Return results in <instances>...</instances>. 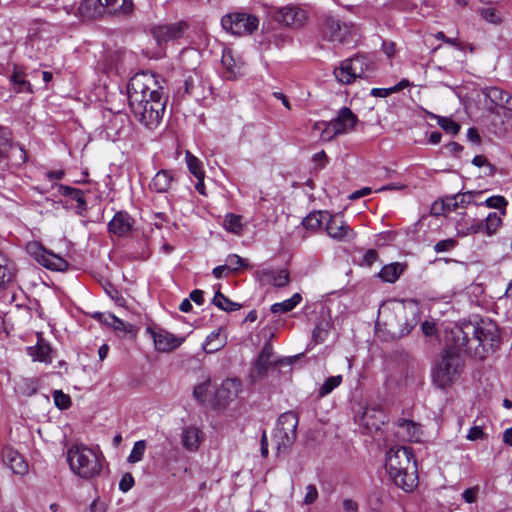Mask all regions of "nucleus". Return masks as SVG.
<instances>
[{
  "instance_id": "9d476101",
  "label": "nucleus",
  "mask_w": 512,
  "mask_h": 512,
  "mask_svg": "<svg viewBox=\"0 0 512 512\" xmlns=\"http://www.w3.org/2000/svg\"><path fill=\"white\" fill-rule=\"evenodd\" d=\"M222 28L235 36L251 35L259 27V19L246 12H231L221 18Z\"/></svg>"
},
{
  "instance_id": "338daca9",
  "label": "nucleus",
  "mask_w": 512,
  "mask_h": 512,
  "mask_svg": "<svg viewBox=\"0 0 512 512\" xmlns=\"http://www.w3.org/2000/svg\"><path fill=\"white\" fill-rule=\"evenodd\" d=\"M190 299L193 300L196 304L201 305L204 302V296L202 290H193L190 293Z\"/></svg>"
},
{
  "instance_id": "ea45409f",
  "label": "nucleus",
  "mask_w": 512,
  "mask_h": 512,
  "mask_svg": "<svg viewBox=\"0 0 512 512\" xmlns=\"http://www.w3.org/2000/svg\"><path fill=\"white\" fill-rule=\"evenodd\" d=\"M60 192L62 195L67 196L73 200H75L78 204V209L85 210L86 209V201L84 197V192L70 186H61Z\"/></svg>"
},
{
  "instance_id": "c85d7f7f",
  "label": "nucleus",
  "mask_w": 512,
  "mask_h": 512,
  "mask_svg": "<svg viewBox=\"0 0 512 512\" xmlns=\"http://www.w3.org/2000/svg\"><path fill=\"white\" fill-rule=\"evenodd\" d=\"M333 328V322L330 315H322L321 319L317 322L313 330V340L315 343L320 344L326 341L329 332Z\"/></svg>"
},
{
  "instance_id": "f257e3e1",
  "label": "nucleus",
  "mask_w": 512,
  "mask_h": 512,
  "mask_svg": "<svg viewBox=\"0 0 512 512\" xmlns=\"http://www.w3.org/2000/svg\"><path fill=\"white\" fill-rule=\"evenodd\" d=\"M128 100L133 116L150 130L156 129L163 118L166 98L153 74L136 73L128 83Z\"/></svg>"
},
{
  "instance_id": "c03bdc74",
  "label": "nucleus",
  "mask_w": 512,
  "mask_h": 512,
  "mask_svg": "<svg viewBox=\"0 0 512 512\" xmlns=\"http://www.w3.org/2000/svg\"><path fill=\"white\" fill-rule=\"evenodd\" d=\"M343 381L341 375L331 376L325 380V382L318 389V396L325 397L330 394L335 388H337Z\"/></svg>"
},
{
  "instance_id": "e2e57ef3",
  "label": "nucleus",
  "mask_w": 512,
  "mask_h": 512,
  "mask_svg": "<svg viewBox=\"0 0 512 512\" xmlns=\"http://www.w3.org/2000/svg\"><path fill=\"white\" fill-rule=\"evenodd\" d=\"M472 164L477 167L488 166L491 169V173L494 170V167L488 162L487 158L483 155H476L472 160Z\"/></svg>"
},
{
  "instance_id": "cd10ccee",
  "label": "nucleus",
  "mask_w": 512,
  "mask_h": 512,
  "mask_svg": "<svg viewBox=\"0 0 512 512\" xmlns=\"http://www.w3.org/2000/svg\"><path fill=\"white\" fill-rule=\"evenodd\" d=\"M202 432L200 429L189 426L185 427L181 433L182 445L189 451H196L202 441Z\"/></svg>"
},
{
  "instance_id": "6ab92c4d",
  "label": "nucleus",
  "mask_w": 512,
  "mask_h": 512,
  "mask_svg": "<svg viewBox=\"0 0 512 512\" xmlns=\"http://www.w3.org/2000/svg\"><path fill=\"white\" fill-rule=\"evenodd\" d=\"M257 277L264 285L269 284L278 288L287 286L290 281V275L287 269H262L257 272Z\"/></svg>"
},
{
  "instance_id": "4468645a",
  "label": "nucleus",
  "mask_w": 512,
  "mask_h": 512,
  "mask_svg": "<svg viewBox=\"0 0 512 512\" xmlns=\"http://www.w3.org/2000/svg\"><path fill=\"white\" fill-rule=\"evenodd\" d=\"M26 250L39 264L48 269L62 271L68 265L63 258L47 251L39 242H29Z\"/></svg>"
},
{
  "instance_id": "864d4df0",
  "label": "nucleus",
  "mask_w": 512,
  "mask_h": 512,
  "mask_svg": "<svg viewBox=\"0 0 512 512\" xmlns=\"http://www.w3.org/2000/svg\"><path fill=\"white\" fill-rule=\"evenodd\" d=\"M456 245H457V241L453 238L441 240L435 244L434 251L436 253L447 252V251H450L453 248H455Z\"/></svg>"
},
{
  "instance_id": "79ce46f5",
  "label": "nucleus",
  "mask_w": 512,
  "mask_h": 512,
  "mask_svg": "<svg viewBox=\"0 0 512 512\" xmlns=\"http://www.w3.org/2000/svg\"><path fill=\"white\" fill-rule=\"evenodd\" d=\"M185 161L191 174H193L195 177H205V171L203 170L202 162L190 151H186Z\"/></svg>"
},
{
  "instance_id": "603ef678",
  "label": "nucleus",
  "mask_w": 512,
  "mask_h": 512,
  "mask_svg": "<svg viewBox=\"0 0 512 512\" xmlns=\"http://www.w3.org/2000/svg\"><path fill=\"white\" fill-rule=\"evenodd\" d=\"M209 387H210L209 380L204 381V382L198 384L197 386H195V388L193 390L194 398L199 402H204L205 396L209 390Z\"/></svg>"
},
{
  "instance_id": "7ed1b4c3",
  "label": "nucleus",
  "mask_w": 512,
  "mask_h": 512,
  "mask_svg": "<svg viewBox=\"0 0 512 512\" xmlns=\"http://www.w3.org/2000/svg\"><path fill=\"white\" fill-rule=\"evenodd\" d=\"M386 470L394 484L405 492L413 491L418 484L416 461L410 447H391L386 454Z\"/></svg>"
},
{
  "instance_id": "4d7b16f0",
  "label": "nucleus",
  "mask_w": 512,
  "mask_h": 512,
  "mask_svg": "<svg viewBox=\"0 0 512 512\" xmlns=\"http://www.w3.org/2000/svg\"><path fill=\"white\" fill-rule=\"evenodd\" d=\"M134 483L135 481L132 474L125 473L119 482V489L126 493L134 486Z\"/></svg>"
},
{
  "instance_id": "4c0bfd02",
  "label": "nucleus",
  "mask_w": 512,
  "mask_h": 512,
  "mask_svg": "<svg viewBox=\"0 0 512 512\" xmlns=\"http://www.w3.org/2000/svg\"><path fill=\"white\" fill-rule=\"evenodd\" d=\"M301 301H302L301 294L295 293L289 299H286L279 303H274L271 306L270 310L274 314L287 313V312L292 311Z\"/></svg>"
},
{
  "instance_id": "20e7f679",
  "label": "nucleus",
  "mask_w": 512,
  "mask_h": 512,
  "mask_svg": "<svg viewBox=\"0 0 512 512\" xmlns=\"http://www.w3.org/2000/svg\"><path fill=\"white\" fill-rule=\"evenodd\" d=\"M463 353L450 337L432 367L431 377L436 387L445 390L460 378L465 365Z\"/></svg>"
},
{
  "instance_id": "a18cd8bd",
  "label": "nucleus",
  "mask_w": 512,
  "mask_h": 512,
  "mask_svg": "<svg viewBox=\"0 0 512 512\" xmlns=\"http://www.w3.org/2000/svg\"><path fill=\"white\" fill-rule=\"evenodd\" d=\"M501 223V218L496 212L489 213L483 221V231H485L488 236H491L501 226Z\"/></svg>"
},
{
  "instance_id": "b1692460",
  "label": "nucleus",
  "mask_w": 512,
  "mask_h": 512,
  "mask_svg": "<svg viewBox=\"0 0 512 512\" xmlns=\"http://www.w3.org/2000/svg\"><path fill=\"white\" fill-rule=\"evenodd\" d=\"M482 92L494 106L512 111V96L506 91L498 87H488L483 89Z\"/></svg>"
},
{
  "instance_id": "8fccbe9b",
  "label": "nucleus",
  "mask_w": 512,
  "mask_h": 512,
  "mask_svg": "<svg viewBox=\"0 0 512 512\" xmlns=\"http://www.w3.org/2000/svg\"><path fill=\"white\" fill-rule=\"evenodd\" d=\"M53 400L55 406L61 410L68 409L71 406L70 396L65 394L62 390L53 391Z\"/></svg>"
},
{
  "instance_id": "5fc2aeb1",
  "label": "nucleus",
  "mask_w": 512,
  "mask_h": 512,
  "mask_svg": "<svg viewBox=\"0 0 512 512\" xmlns=\"http://www.w3.org/2000/svg\"><path fill=\"white\" fill-rule=\"evenodd\" d=\"M507 203V200L503 196H491L485 200L487 207L495 209L505 208Z\"/></svg>"
},
{
  "instance_id": "13d9d810",
  "label": "nucleus",
  "mask_w": 512,
  "mask_h": 512,
  "mask_svg": "<svg viewBox=\"0 0 512 512\" xmlns=\"http://www.w3.org/2000/svg\"><path fill=\"white\" fill-rule=\"evenodd\" d=\"M378 259V253L375 249H369L367 250L362 259V264L366 266H372Z\"/></svg>"
},
{
  "instance_id": "c756f323",
  "label": "nucleus",
  "mask_w": 512,
  "mask_h": 512,
  "mask_svg": "<svg viewBox=\"0 0 512 512\" xmlns=\"http://www.w3.org/2000/svg\"><path fill=\"white\" fill-rule=\"evenodd\" d=\"M457 235L465 237L468 235L477 234L483 231V221L476 219H465L462 218L456 224Z\"/></svg>"
},
{
  "instance_id": "7c9ffc66",
  "label": "nucleus",
  "mask_w": 512,
  "mask_h": 512,
  "mask_svg": "<svg viewBox=\"0 0 512 512\" xmlns=\"http://www.w3.org/2000/svg\"><path fill=\"white\" fill-rule=\"evenodd\" d=\"M14 383L16 392L23 396L34 395L39 387V380L35 377H19Z\"/></svg>"
},
{
  "instance_id": "f704fd0d",
  "label": "nucleus",
  "mask_w": 512,
  "mask_h": 512,
  "mask_svg": "<svg viewBox=\"0 0 512 512\" xmlns=\"http://www.w3.org/2000/svg\"><path fill=\"white\" fill-rule=\"evenodd\" d=\"M15 276L14 263L0 252V288L10 283Z\"/></svg>"
},
{
  "instance_id": "39448f33",
  "label": "nucleus",
  "mask_w": 512,
  "mask_h": 512,
  "mask_svg": "<svg viewBox=\"0 0 512 512\" xmlns=\"http://www.w3.org/2000/svg\"><path fill=\"white\" fill-rule=\"evenodd\" d=\"M384 324L393 335L405 336L418 324L420 309L414 302L395 301L380 312Z\"/></svg>"
},
{
  "instance_id": "72a5a7b5",
  "label": "nucleus",
  "mask_w": 512,
  "mask_h": 512,
  "mask_svg": "<svg viewBox=\"0 0 512 512\" xmlns=\"http://www.w3.org/2000/svg\"><path fill=\"white\" fill-rule=\"evenodd\" d=\"M327 217L328 211H313L302 220V225L307 230L317 231L325 225Z\"/></svg>"
},
{
  "instance_id": "f03ea898",
  "label": "nucleus",
  "mask_w": 512,
  "mask_h": 512,
  "mask_svg": "<svg viewBox=\"0 0 512 512\" xmlns=\"http://www.w3.org/2000/svg\"><path fill=\"white\" fill-rule=\"evenodd\" d=\"M451 339L465 354L485 359L500 343L497 326L494 323L471 322L455 325L450 331Z\"/></svg>"
},
{
  "instance_id": "37998d69",
  "label": "nucleus",
  "mask_w": 512,
  "mask_h": 512,
  "mask_svg": "<svg viewBox=\"0 0 512 512\" xmlns=\"http://www.w3.org/2000/svg\"><path fill=\"white\" fill-rule=\"evenodd\" d=\"M213 304L217 306L219 309L232 312L239 310L241 308V304L232 302L226 296H224L220 291L215 293L213 298Z\"/></svg>"
},
{
  "instance_id": "a19ab883",
  "label": "nucleus",
  "mask_w": 512,
  "mask_h": 512,
  "mask_svg": "<svg viewBox=\"0 0 512 512\" xmlns=\"http://www.w3.org/2000/svg\"><path fill=\"white\" fill-rule=\"evenodd\" d=\"M224 227L227 231L240 235L243 232L242 216L229 213L225 216Z\"/></svg>"
},
{
  "instance_id": "473e14b6",
  "label": "nucleus",
  "mask_w": 512,
  "mask_h": 512,
  "mask_svg": "<svg viewBox=\"0 0 512 512\" xmlns=\"http://www.w3.org/2000/svg\"><path fill=\"white\" fill-rule=\"evenodd\" d=\"M405 265L399 262L385 265L379 272V277L388 283L396 282L405 270Z\"/></svg>"
},
{
  "instance_id": "ddd939ff",
  "label": "nucleus",
  "mask_w": 512,
  "mask_h": 512,
  "mask_svg": "<svg viewBox=\"0 0 512 512\" xmlns=\"http://www.w3.org/2000/svg\"><path fill=\"white\" fill-rule=\"evenodd\" d=\"M324 228L327 235L337 242H349L356 237L355 231L340 214L328 212Z\"/></svg>"
},
{
  "instance_id": "6e6552de",
  "label": "nucleus",
  "mask_w": 512,
  "mask_h": 512,
  "mask_svg": "<svg viewBox=\"0 0 512 512\" xmlns=\"http://www.w3.org/2000/svg\"><path fill=\"white\" fill-rule=\"evenodd\" d=\"M132 0H81L78 11L84 18L94 19L104 13L128 15L133 11Z\"/></svg>"
},
{
  "instance_id": "a211bd4d",
  "label": "nucleus",
  "mask_w": 512,
  "mask_h": 512,
  "mask_svg": "<svg viewBox=\"0 0 512 512\" xmlns=\"http://www.w3.org/2000/svg\"><path fill=\"white\" fill-rule=\"evenodd\" d=\"M386 421L385 412L379 407L372 406L364 409L360 423L367 433L372 434L379 431Z\"/></svg>"
},
{
  "instance_id": "2eb2a0df",
  "label": "nucleus",
  "mask_w": 512,
  "mask_h": 512,
  "mask_svg": "<svg viewBox=\"0 0 512 512\" xmlns=\"http://www.w3.org/2000/svg\"><path fill=\"white\" fill-rule=\"evenodd\" d=\"M355 27L351 23L342 22L332 16H327L323 23V36L331 42L342 43L353 33Z\"/></svg>"
},
{
  "instance_id": "393cba45",
  "label": "nucleus",
  "mask_w": 512,
  "mask_h": 512,
  "mask_svg": "<svg viewBox=\"0 0 512 512\" xmlns=\"http://www.w3.org/2000/svg\"><path fill=\"white\" fill-rule=\"evenodd\" d=\"M396 434L402 440L409 442H418L421 437V427L419 424L411 420L401 419L398 423Z\"/></svg>"
},
{
  "instance_id": "f3484780",
  "label": "nucleus",
  "mask_w": 512,
  "mask_h": 512,
  "mask_svg": "<svg viewBox=\"0 0 512 512\" xmlns=\"http://www.w3.org/2000/svg\"><path fill=\"white\" fill-rule=\"evenodd\" d=\"M272 356L273 347L270 343H266L251 368L250 378L252 382L255 383L265 377L268 370L276 365V363L272 361Z\"/></svg>"
},
{
  "instance_id": "680f3d73",
  "label": "nucleus",
  "mask_w": 512,
  "mask_h": 512,
  "mask_svg": "<svg viewBox=\"0 0 512 512\" xmlns=\"http://www.w3.org/2000/svg\"><path fill=\"white\" fill-rule=\"evenodd\" d=\"M421 329L425 336H434L437 332L436 324L430 321H424L421 324Z\"/></svg>"
},
{
  "instance_id": "69168bd1",
  "label": "nucleus",
  "mask_w": 512,
  "mask_h": 512,
  "mask_svg": "<svg viewBox=\"0 0 512 512\" xmlns=\"http://www.w3.org/2000/svg\"><path fill=\"white\" fill-rule=\"evenodd\" d=\"M342 506L346 512H357L358 510L357 503L352 499H344L342 502Z\"/></svg>"
},
{
  "instance_id": "aec40b11",
  "label": "nucleus",
  "mask_w": 512,
  "mask_h": 512,
  "mask_svg": "<svg viewBox=\"0 0 512 512\" xmlns=\"http://www.w3.org/2000/svg\"><path fill=\"white\" fill-rule=\"evenodd\" d=\"M3 463L18 475H25L28 472V464L23 456L12 447H5L2 451Z\"/></svg>"
},
{
  "instance_id": "bb28decb",
  "label": "nucleus",
  "mask_w": 512,
  "mask_h": 512,
  "mask_svg": "<svg viewBox=\"0 0 512 512\" xmlns=\"http://www.w3.org/2000/svg\"><path fill=\"white\" fill-rule=\"evenodd\" d=\"M95 319L104 325L111 327L115 331L124 333H130L133 330V326L129 323L124 322L113 314L97 312L93 315Z\"/></svg>"
},
{
  "instance_id": "6e6d98bb",
  "label": "nucleus",
  "mask_w": 512,
  "mask_h": 512,
  "mask_svg": "<svg viewBox=\"0 0 512 512\" xmlns=\"http://www.w3.org/2000/svg\"><path fill=\"white\" fill-rule=\"evenodd\" d=\"M318 490L314 484L306 486V494L304 497V504L311 505L318 499Z\"/></svg>"
},
{
  "instance_id": "0eeeda50",
  "label": "nucleus",
  "mask_w": 512,
  "mask_h": 512,
  "mask_svg": "<svg viewBox=\"0 0 512 512\" xmlns=\"http://www.w3.org/2000/svg\"><path fill=\"white\" fill-rule=\"evenodd\" d=\"M374 72V62L368 56L357 55L341 61L340 65L334 68L333 74L339 83L349 85L356 79H369Z\"/></svg>"
},
{
  "instance_id": "412c9836",
  "label": "nucleus",
  "mask_w": 512,
  "mask_h": 512,
  "mask_svg": "<svg viewBox=\"0 0 512 512\" xmlns=\"http://www.w3.org/2000/svg\"><path fill=\"white\" fill-rule=\"evenodd\" d=\"M242 391V384L238 379H226L216 391L217 402L225 405L228 401L236 398Z\"/></svg>"
},
{
  "instance_id": "49530a36",
  "label": "nucleus",
  "mask_w": 512,
  "mask_h": 512,
  "mask_svg": "<svg viewBox=\"0 0 512 512\" xmlns=\"http://www.w3.org/2000/svg\"><path fill=\"white\" fill-rule=\"evenodd\" d=\"M146 450V441L145 440H139L136 441L132 447V450L127 457V461L129 463H137L140 462L144 456Z\"/></svg>"
},
{
  "instance_id": "bf43d9fd",
  "label": "nucleus",
  "mask_w": 512,
  "mask_h": 512,
  "mask_svg": "<svg viewBox=\"0 0 512 512\" xmlns=\"http://www.w3.org/2000/svg\"><path fill=\"white\" fill-rule=\"evenodd\" d=\"M478 492H479L478 486H474V487L464 490V492L462 493V497L465 500V502L474 503V502H476Z\"/></svg>"
},
{
  "instance_id": "e433bc0d",
  "label": "nucleus",
  "mask_w": 512,
  "mask_h": 512,
  "mask_svg": "<svg viewBox=\"0 0 512 512\" xmlns=\"http://www.w3.org/2000/svg\"><path fill=\"white\" fill-rule=\"evenodd\" d=\"M10 81L13 84L14 90L17 93L28 92L32 93V85L25 79V73L18 67L14 68Z\"/></svg>"
},
{
  "instance_id": "5701e85b",
  "label": "nucleus",
  "mask_w": 512,
  "mask_h": 512,
  "mask_svg": "<svg viewBox=\"0 0 512 512\" xmlns=\"http://www.w3.org/2000/svg\"><path fill=\"white\" fill-rule=\"evenodd\" d=\"M133 227V219L127 212H117L112 220L108 223L110 233L117 236L128 234Z\"/></svg>"
},
{
  "instance_id": "58836bf2",
  "label": "nucleus",
  "mask_w": 512,
  "mask_h": 512,
  "mask_svg": "<svg viewBox=\"0 0 512 512\" xmlns=\"http://www.w3.org/2000/svg\"><path fill=\"white\" fill-rule=\"evenodd\" d=\"M475 193L466 192L455 195L453 198L448 199L446 206L448 210H455L457 207H465L474 201Z\"/></svg>"
},
{
  "instance_id": "c9c22d12",
  "label": "nucleus",
  "mask_w": 512,
  "mask_h": 512,
  "mask_svg": "<svg viewBox=\"0 0 512 512\" xmlns=\"http://www.w3.org/2000/svg\"><path fill=\"white\" fill-rule=\"evenodd\" d=\"M29 355L33 358L34 361H40L45 363H50L52 361L51 358V348L49 344L45 343L42 339L38 340L37 344L33 347L28 348Z\"/></svg>"
},
{
  "instance_id": "2f4dec72",
  "label": "nucleus",
  "mask_w": 512,
  "mask_h": 512,
  "mask_svg": "<svg viewBox=\"0 0 512 512\" xmlns=\"http://www.w3.org/2000/svg\"><path fill=\"white\" fill-rule=\"evenodd\" d=\"M221 62L225 68L224 76L226 79L233 80L241 74V67L234 60L230 50H224L222 53Z\"/></svg>"
},
{
  "instance_id": "3c124183",
  "label": "nucleus",
  "mask_w": 512,
  "mask_h": 512,
  "mask_svg": "<svg viewBox=\"0 0 512 512\" xmlns=\"http://www.w3.org/2000/svg\"><path fill=\"white\" fill-rule=\"evenodd\" d=\"M227 270L232 272L238 271L242 267H246V260L236 254L228 255L226 258V263L224 264Z\"/></svg>"
},
{
  "instance_id": "0e129e2a",
  "label": "nucleus",
  "mask_w": 512,
  "mask_h": 512,
  "mask_svg": "<svg viewBox=\"0 0 512 512\" xmlns=\"http://www.w3.org/2000/svg\"><path fill=\"white\" fill-rule=\"evenodd\" d=\"M467 138L469 141L475 144H480L481 137L479 135L478 130L475 127H471L467 131Z\"/></svg>"
},
{
  "instance_id": "f8f14e48",
  "label": "nucleus",
  "mask_w": 512,
  "mask_h": 512,
  "mask_svg": "<svg viewBox=\"0 0 512 512\" xmlns=\"http://www.w3.org/2000/svg\"><path fill=\"white\" fill-rule=\"evenodd\" d=\"M189 29V24L180 20L174 23H166L151 29V35L158 46L162 47L170 42L181 39Z\"/></svg>"
},
{
  "instance_id": "423d86ee",
  "label": "nucleus",
  "mask_w": 512,
  "mask_h": 512,
  "mask_svg": "<svg viewBox=\"0 0 512 512\" xmlns=\"http://www.w3.org/2000/svg\"><path fill=\"white\" fill-rule=\"evenodd\" d=\"M66 458L71 471L82 479H92L101 473L103 455L97 449L74 443L67 450Z\"/></svg>"
},
{
  "instance_id": "a878e982",
  "label": "nucleus",
  "mask_w": 512,
  "mask_h": 512,
  "mask_svg": "<svg viewBox=\"0 0 512 512\" xmlns=\"http://www.w3.org/2000/svg\"><path fill=\"white\" fill-rule=\"evenodd\" d=\"M174 175L170 170H160L152 178L149 188L156 193H166L172 186Z\"/></svg>"
},
{
  "instance_id": "09e8293b",
  "label": "nucleus",
  "mask_w": 512,
  "mask_h": 512,
  "mask_svg": "<svg viewBox=\"0 0 512 512\" xmlns=\"http://www.w3.org/2000/svg\"><path fill=\"white\" fill-rule=\"evenodd\" d=\"M437 123L446 133L451 135H456L460 131V125L451 118L437 116Z\"/></svg>"
},
{
  "instance_id": "774afa93",
  "label": "nucleus",
  "mask_w": 512,
  "mask_h": 512,
  "mask_svg": "<svg viewBox=\"0 0 512 512\" xmlns=\"http://www.w3.org/2000/svg\"><path fill=\"white\" fill-rule=\"evenodd\" d=\"M91 512H106V506L99 500H94L90 505Z\"/></svg>"
},
{
  "instance_id": "1a4fd4ad",
  "label": "nucleus",
  "mask_w": 512,
  "mask_h": 512,
  "mask_svg": "<svg viewBox=\"0 0 512 512\" xmlns=\"http://www.w3.org/2000/svg\"><path fill=\"white\" fill-rule=\"evenodd\" d=\"M298 422V415L295 412H285L279 416L273 433V442L278 452L293 445L297 437Z\"/></svg>"
},
{
  "instance_id": "4be33fe9",
  "label": "nucleus",
  "mask_w": 512,
  "mask_h": 512,
  "mask_svg": "<svg viewBox=\"0 0 512 512\" xmlns=\"http://www.w3.org/2000/svg\"><path fill=\"white\" fill-rule=\"evenodd\" d=\"M153 340L156 350L160 352L172 351L179 347L183 341L181 338L175 337L166 330L153 332Z\"/></svg>"
},
{
  "instance_id": "052dcab7",
  "label": "nucleus",
  "mask_w": 512,
  "mask_h": 512,
  "mask_svg": "<svg viewBox=\"0 0 512 512\" xmlns=\"http://www.w3.org/2000/svg\"><path fill=\"white\" fill-rule=\"evenodd\" d=\"M484 437L483 429L480 426H473L469 429L467 439L475 441Z\"/></svg>"
},
{
  "instance_id": "dca6fc26",
  "label": "nucleus",
  "mask_w": 512,
  "mask_h": 512,
  "mask_svg": "<svg viewBox=\"0 0 512 512\" xmlns=\"http://www.w3.org/2000/svg\"><path fill=\"white\" fill-rule=\"evenodd\" d=\"M274 18L285 26L299 28L306 22L307 12L297 6H285L275 11Z\"/></svg>"
},
{
  "instance_id": "9b49d317",
  "label": "nucleus",
  "mask_w": 512,
  "mask_h": 512,
  "mask_svg": "<svg viewBox=\"0 0 512 512\" xmlns=\"http://www.w3.org/2000/svg\"><path fill=\"white\" fill-rule=\"evenodd\" d=\"M358 121L357 116L348 107H342L335 118L330 120L321 133L324 141H330L339 135L351 132Z\"/></svg>"
},
{
  "instance_id": "de8ad7c7",
  "label": "nucleus",
  "mask_w": 512,
  "mask_h": 512,
  "mask_svg": "<svg viewBox=\"0 0 512 512\" xmlns=\"http://www.w3.org/2000/svg\"><path fill=\"white\" fill-rule=\"evenodd\" d=\"M12 142L11 131L3 126H0V161L6 158V147H10Z\"/></svg>"
}]
</instances>
